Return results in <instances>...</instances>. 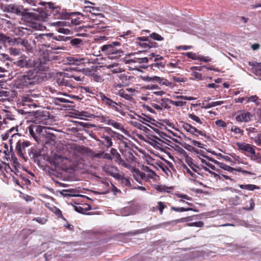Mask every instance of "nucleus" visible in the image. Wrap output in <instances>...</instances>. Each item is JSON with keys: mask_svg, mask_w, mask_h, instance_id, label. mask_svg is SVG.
Wrapping results in <instances>:
<instances>
[{"mask_svg": "<svg viewBox=\"0 0 261 261\" xmlns=\"http://www.w3.org/2000/svg\"><path fill=\"white\" fill-rule=\"evenodd\" d=\"M31 158H35L40 155V152L37 151L34 148L31 147Z\"/></svg>", "mask_w": 261, "mask_h": 261, "instance_id": "55", "label": "nucleus"}, {"mask_svg": "<svg viewBox=\"0 0 261 261\" xmlns=\"http://www.w3.org/2000/svg\"><path fill=\"white\" fill-rule=\"evenodd\" d=\"M146 80L148 82H153L155 83H158L161 85H165L166 86H170L172 85V83L168 81L167 80L158 76H147L145 77Z\"/></svg>", "mask_w": 261, "mask_h": 261, "instance_id": "12", "label": "nucleus"}, {"mask_svg": "<svg viewBox=\"0 0 261 261\" xmlns=\"http://www.w3.org/2000/svg\"><path fill=\"white\" fill-rule=\"evenodd\" d=\"M189 165L191 169L194 172L198 173V169L199 168L195 164L193 163H191V164H189Z\"/></svg>", "mask_w": 261, "mask_h": 261, "instance_id": "62", "label": "nucleus"}, {"mask_svg": "<svg viewBox=\"0 0 261 261\" xmlns=\"http://www.w3.org/2000/svg\"><path fill=\"white\" fill-rule=\"evenodd\" d=\"M223 103H224V102L223 101H217L211 102L210 103H207L205 106V108H206V109L211 108L212 107L221 105Z\"/></svg>", "mask_w": 261, "mask_h": 261, "instance_id": "44", "label": "nucleus"}, {"mask_svg": "<svg viewBox=\"0 0 261 261\" xmlns=\"http://www.w3.org/2000/svg\"><path fill=\"white\" fill-rule=\"evenodd\" d=\"M57 40L56 38H53ZM39 45L45 46L46 47H51V43L53 42L52 35L51 34H41L37 37Z\"/></svg>", "mask_w": 261, "mask_h": 261, "instance_id": "8", "label": "nucleus"}, {"mask_svg": "<svg viewBox=\"0 0 261 261\" xmlns=\"http://www.w3.org/2000/svg\"><path fill=\"white\" fill-rule=\"evenodd\" d=\"M67 59L69 64L81 65L85 63V59L84 58H81L78 57H69Z\"/></svg>", "mask_w": 261, "mask_h": 261, "instance_id": "19", "label": "nucleus"}, {"mask_svg": "<svg viewBox=\"0 0 261 261\" xmlns=\"http://www.w3.org/2000/svg\"><path fill=\"white\" fill-rule=\"evenodd\" d=\"M230 130L232 132H234L236 134H241L243 135L244 133L243 129H241L240 128L234 126L231 127Z\"/></svg>", "mask_w": 261, "mask_h": 261, "instance_id": "48", "label": "nucleus"}, {"mask_svg": "<svg viewBox=\"0 0 261 261\" xmlns=\"http://www.w3.org/2000/svg\"><path fill=\"white\" fill-rule=\"evenodd\" d=\"M239 187L242 189H245L249 191H253L255 189H259V187L254 185H239Z\"/></svg>", "mask_w": 261, "mask_h": 261, "instance_id": "32", "label": "nucleus"}, {"mask_svg": "<svg viewBox=\"0 0 261 261\" xmlns=\"http://www.w3.org/2000/svg\"><path fill=\"white\" fill-rule=\"evenodd\" d=\"M183 55L188 58L191 59L193 60H198L199 59V55L195 53L187 52L183 53Z\"/></svg>", "mask_w": 261, "mask_h": 261, "instance_id": "34", "label": "nucleus"}, {"mask_svg": "<svg viewBox=\"0 0 261 261\" xmlns=\"http://www.w3.org/2000/svg\"><path fill=\"white\" fill-rule=\"evenodd\" d=\"M168 100L170 103L176 107H182L186 103V102L182 101H174L172 99H168Z\"/></svg>", "mask_w": 261, "mask_h": 261, "instance_id": "43", "label": "nucleus"}, {"mask_svg": "<svg viewBox=\"0 0 261 261\" xmlns=\"http://www.w3.org/2000/svg\"><path fill=\"white\" fill-rule=\"evenodd\" d=\"M110 152L111 156H112V160L114 159V161L119 165H122L124 167H127V164L122 159L120 154L117 151V149L112 148L110 150Z\"/></svg>", "mask_w": 261, "mask_h": 261, "instance_id": "13", "label": "nucleus"}, {"mask_svg": "<svg viewBox=\"0 0 261 261\" xmlns=\"http://www.w3.org/2000/svg\"><path fill=\"white\" fill-rule=\"evenodd\" d=\"M86 206L87 207H83L81 205L75 206L74 209L79 213L84 214L87 210L90 209V206L89 205H87Z\"/></svg>", "mask_w": 261, "mask_h": 261, "instance_id": "40", "label": "nucleus"}, {"mask_svg": "<svg viewBox=\"0 0 261 261\" xmlns=\"http://www.w3.org/2000/svg\"><path fill=\"white\" fill-rule=\"evenodd\" d=\"M31 143L29 141L24 140H18L17 141L15 151L18 156L24 162H27L29 156H31L30 147Z\"/></svg>", "mask_w": 261, "mask_h": 261, "instance_id": "3", "label": "nucleus"}, {"mask_svg": "<svg viewBox=\"0 0 261 261\" xmlns=\"http://www.w3.org/2000/svg\"><path fill=\"white\" fill-rule=\"evenodd\" d=\"M193 48V46L192 45H179V46H176L175 47V49L177 50H186L188 49H190Z\"/></svg>", "mask_w": 261, "mask_h": 261, "instance_id": "53", "label": "nucleus"}, {"mask_svg": "<svg viewBox=\"0 0 261 261\" xmlns=\"http://www.w3.org/2000/svg\"><path fill=\"white\" fill-rule=\"evenodd\" d=\"M254 142L256 145L261 146V133L258 134L254 139Z\"/></svg>", "mask_w": 261, "mask_h": 261, "instance_id": "64", "label": "nucleus"}, {"mask_svg": "<svg viewBox=\"0 0 261 261\" xmlns=\"http://www.w3.org/2000/svg\"><path fill=\"white\" fill-rule=\"evenodd\" d=\"M108 68L110 69L113 73H121L123 71L118 64H110L108 65Z\"/></svg>", "mask_w": 261, "mask_h": 261, "instance_id": "29", "label": "nucleus"}, {"mask_svg": "<svg viewBox=\"0 0 261 261\" xmlns=\"http://www.w3.org/2000/svg\"><path fill=\"white\" fill-rule=\"evenodd\" d=\"M17 44H20L25 48V50L29 52L33 50V46L31 45L30 43L27 40L20 39L17 42Z\"/></svg>", "mask_w": 261, "mask_h": 261, "instance_id": "23", "label": "nucleus"}, {"mask_svg": "<svg viewBox=\"0 0 261 261\" xmlns=\"http://www.w3.org/2000/svg\"><path fill=\"white\" fill-rule=\"evenodd\" d=\"M169 99H165V98H163L161 99V101L160 102V104L161 105V106H162V109L163 108H165V109H170V106H169L168 104V100Z\"/></svg>", "mask_w": 261, "mask_h": 261, "instance_id": "49", "label": "nucleus"}, {"mask_svg": "<svg viewBox=\"0 0 261 261\" xmlns=\"http://www.w3.org/2000/svg\"><path fill=\"white\" fill-rule=\"evenodd\" d=\"M6 11L28 17H29L31 15L30 13L24 12L22 11V6H18L15 4H9L7 5L6 7Z\"/></svg>", "mask_w": 261, "mask_h": 261, "instance_id": "6", "label": "nucleus"}, {"mask_svg": "<svg viewBox=\"0 0 261 261\" xmlns=\"http://www.w3.org/2000/svg\"><path fill=\"white\" fill-rule=\"evenodd\" d=\"M90 76L91 80L94 82L101 83L103 81L102 77L95 72L91 73Z\"/></svg>", "mask_w": 261, "mask_h": 261, "instance_id": "33", "label": "nucleus"}, {"mask_svg": "<svg viewBox=\"0 0 261 261\" xmlns=\"http://www.w3.org/2000/svg\"><path fill=\"white\" fill-rule=\"evenodd\" d=\"M211 60H212V59L210 58L209 57L201 56L200 55L199 56L198 61H202V62L207 63V62H211Z\"/></svg>", "mask_w": 261, "mask_h": 261, "instance_id": "56", "label": "nucleus"}, {"mask_svg": "<svg viewBox=\"0 0 261 261\" xmlns=\"http://www.w3.org/2000/svg\"><path fill=\"white\" fill-rule=\"evenodd\" d=\"M155 189L160 192L170 193V191L173 189L172 187H167L163 185H159L155 187Z\"/></svg>", "mask_w": 261, "mask_h": 261, "instance_id": "28", "label": "nucleus"}, {"mask_svg": "<svg viewBox=\"0 0 261 261\" xmlns=\"http://www.w3.org/2000/svg\"><path fill=\"white\" fill-rule=\"evenodd\" d=\"M182 127L186 132L196 137H197L198 135H200L205 137H206L205 131L199 130L196 127L193 126L191 124L188 123L184 122Z\"/></svg>", "mask_w": 261, "mask_h": 261, "instance_id": "7", "label": "nucleus"}, {"mask_svg": "<svg viewBox=\"0 0 261 261\" xmlns=\"http://www.w3.org/2000/svg\"><path fill=\"white\" fill-rule=\"evenodd\" d=\"M177 99H180L183 100H195V98L191 96H187L184 95H177L175 97Z\"/></svg>", "mask_w": 261, "mask_h": 261, "instance_id": "54", "label": "nucleus"}, {"mask_svg": "<svg viewBox=\"0 0 261 261\" xmlns=\"http://www.w3.org/2000/svg\"><path fill=\"white\" fill-rule=\"evenodd\" d=\"M220 167L225 170H227V171H230V172H232L233 170H236V169H234L232 167H231L227 166L224 164H222L221 166H220Z\"/></svg>", "mask_w": 261, "mask_h": 261, "instance_id": "60", "label": "nucleus"}, {"mask_svg": "<svg viewBox=\"0 0 261 261\" xmlns=\"http://www.w3.org/2000/svg\"><path fill=\"white\" fill-rule=\"evenodd\" d=\"M215 124L217 126L220 127L225 128L227 126L226 123L221 119L216 120Z\"/></svg>", "mask_w": 261, "mask_h": 261, "instance_id": "52", "label": "nucleus"}, {"mask_svg": "<svg viewBox=\"0 0 261 261\" xmlns=\"http://www.w3.org/2000/svg\"><path fill=\"white\" fill-rule=\"evenodd\" d=\"M192 75L195 79L202 80V74L199 72H193Z\"/></svg>", "mask_w": 261, "mask_h": 261, "instance_id": "63", "label": "nucleus"}, {"mask_svg": "<svg viewBox=\"0 0 261 261\" xmlns=\"http://www.w3.org/2000/svg\"><path fill=\"white\" fill-rule=\"evenodd\" d=\"M188 117L190 119H191L192 120L195 121L199 125H201L203 124L202 120H201L198 116L195 115L194 113L192 114H188Z\"/></svg>", "mask_w": 261, "mask_h": 261, "instance_id": "36", "label": "nucleus"}, {"mask_svg": "<svg viewBox=\"0 0 261 261\" xmlns=\"http://www.w3.org/2000/svg\"><path fill=\"white\" fill-rule=\"evenodd\" d=\"M252 117L253 116L250 112L243 110L237 112L236 120L238 122H248Z\"/></svg>", "mask_w": 261, "mask_h": 261, "instance_id": "9", "label": "nucleus"}, {"mask_svg": "<svg viewBox=\"0 0 261 261\" xmlns=\"http://www.w3.org/2000/svg\"><path fill=\"white\" fill-rule=\"evenodd\" d=\"M70 44L74 47H80L81 45H84L83 40L79 38H74L70 40Z\"/></svg>", "mask_w": 261, "mask_h": 261, "instance_id": "30", "label": "nucleus"}, {"mask_svg": "<svg viewBox=\"0 0 261 261\" xmlns=\"http://www.w3.org/2000/svg\"><path fill=\"white\" fill-rule=\"evenodd\" d=\"M110 175L116 179L121 181V183L124 186L128 187H131L132 185L129 179L123 175H121L118 172H111Z\"/></svg>", "mask_w": 261, "mask_h": 261, "instance_id": "15", "label": "nucleus"}, {"mask_svg": "<svg viewBox=\"0 0 261 261\" xmlns=\"http://www.w3.org/2000/svg\"><path fill=\"white\" fill-rule=\"evenodd\" d=\"M100 49L102 53L107 55L111 59H118L124 55V51L121 48V43L117 41L103 45Z\"/></svg>", "mask_w": 261, "mask_h": 261, "instance_id": "2", "label": "nucleus"}, {"mask_svg": "<svg viewBox=\"0 0 261 261\" xmlns=\"http://www.w3.org/2000/svg\"><path fill=\"white\" fill-rule=\"evenodd\" d=\"M167 207L166 203L164 202L159 201L157 203V206L155 208L159 211L160 214L163 215L164 210Z\"/></svg>", "mask_w": 261, "mask_h": 261, "instance_id": "37", "label": "nucleus"}, {"mask_svg": "<svg viewBox=\"0 0 261 261\" xmlns=\"http://www.w3.org/2000/svg\"><path fill=\"white\" fill-rule=\"evenodd\" d=\"M137 43L140 47L144 49L145 50L149 49L147 41L142 40H137Z\"/></svg>", "mask_w": 261, "mask_h": 261, "instance_id": "47", "label": "nucleus"}, {"mask_svg": "<svg viewBox=\"0 0 261 261\" xmlns=\"http://www.w3.org/2000/svg\"><path fill=\"white\" fill-rule=\"evenodd\" d=\"M101 138L102 140H98L99 144L103 145L108 148L113 145L111 137L103 134L101 136Z\"/></svg>", "mask_w": 261, "mask_h": 261, "instance_id": "17", "label": "nucleus"}, {"mask_svg": "<svg viewBox=\"0 0 261 261\" xmlns=\"http://www.w3.org/2000/svg\"><path fill=\"white\" fill-rule=\"evenodd\" d=\"M164 60V58L160 55H156V57L154 59V63H152L151 65L152 69L154 70L157 68L160 70H162L165 67V65L162 62H159Z\"/></svg>", "mask_w": 261, "mask_h": 261, "instance_id": "16", "label": "nucleus"}, {"mask_svg": "<svg viewBox=\"0 0 261 261\" xmlns=\"http://www.w3.org/2000/svg\"><path fill=\"white\" fill-rule=\"evenodd\" d=\"M236 171H237L238 172H241L243 174H247V175H255V173H254L253 172H250V171H247V170H243L241 167H239V168L236 169Z\"/></svg>", "mask_w": 261, "mask_h": 261, "instance_id": "51", "label": "nucleus"}, {"mask_svg": "<svg viewBox=\"0 0 261 261\" xmlns=\"http://www.w3.org/2000/svg\"><path fill=\"white\" fill-rule=\"evenodd\" d=\"M171 210L176 212H184L191 211L192 210V208L190 207H175L172 206L171 207Z\"/></svg>", "mask_w": 261, "mask_h": 261, "instance_id": "38", "label": "nucleus"}, {"mask_svg": "<svg viewBox=\"0 0 261 261\" xmlns=\"http://www.w3.org/2000/svg\"><path fill=\"white\" fill-rule=\"evenodd\" d=\"M133 90L132 88H127L125 90L120 89L118 92H116L115 94L126 100H130L132 99V96L127 92H133Z\"/></svg>", "mask_w": 261, "mask_h": 261, "instance_id": "18", "label": "nucleus"}, {"mask_svg": "<svg viewBox=\"0 0 261 261\" xmlns=\"http://www.w3.org/2000/svg\"><path fill=\"white\" fill-rule=\"evenodd\" d=\"M38 117H40L39 119L40 120V122L43 124H46L48 123V120L49 117V112L47 111L42 112L39 114Z\"/></svg>", "mask_w": 261, "mask_h": 261, "instance_id": "26", "label": "nucleus"}, {"mask_svg": "<svg viewBox=\"0 0 261 261\" xmlns=\"http://www.w3.org/2000/svg\"><path fill=\"white\" fill-rule=\"evenodd\" d=\"M53 102L56 105H59L60 103H69L70 100L64 98L56 97L53 99Z\"/></svg>", "mask_w": 261, "mask_h": 261, "instance_id": "35", "label": "nucleus"}, {"mask_svg": "<svg viewBox=\"0 0 261 261\" xmlns=\"http://www.w3.org/2000/svg\"><path fill=\"white\" fill-rule=\"evenodd\" d=\"M20 135H19V133H15V134H13L12 136H11V139L10 140V144L11 145V146L12 145V144L13 143V141H15L17 140V138L18 137H20ZM12 149V148H11V150Z\"/></svg>", "mask_w": 261, "mask_h": 261, "instance_id": "61", "label": "nucleus"}, {"mask_svg": "<svg viewBox=\"0 0 261 261\" xmlns=\"http://www.w3.org/2000/svg\"><path fill=\"white\" fill-rule=\"evenodd\" d=\"M186 226L202 227L203 226V223L200 221H195V222H191L187 223Z\"/></svg>", "mask_w": 261, "mask_h": 261, "instance_id": "41", "label": "nucleus"}, {"mask_svg": "<svg viewBox=\"0 0 261 261\" xmlns=\"http://www.w3.org/2000/svg\"><path fill=\"white\" fill-rule=\"evenodd\" d=\"M133 32L130 30L127 31L125 32H123L122 35H120V37L127 38L128 36H133Z\"/></svg>", "mask_w": 261, "mask_h": 261, "instance_id": "58", "label": "nucleus"}, {"mask_svg": "<svg viewBox=\"0 0 261 261\" xmlns=\"http://www.w3.org/2000/svg\"><path fill=\"white\" fill-rule=\"evenodd\" d=\"M148 37L156 41H163L164 39L163 37L156 33L150 34Z\"/></svg>", "mask_w": 261, "mask_h": 261, "instance_id": "42", "label": "nucleus"}, {"mask_svg": "<svg viewBox=\"0 0 261 261\" xmlns=\"http://www.w3.org/2000/svg\"><path fill=\"white\" fill-rule=\"evenodd\" d=\"M102 103L108 108L112 109L119 113H122V103L121 102H116L111 98L108 97L104 93L100 92L99 95Z\"/></svg>", "mask_w": 261, "mask_h": 261, "instance_id": "4", "label": "nucleus"}, {"mask_svg": "<svg viewBox=\"0 0 261 261\" xmlns=\"http://www.w3.org/2000/svg\"><path fill=\"white\" fill-rule=\"evenodd\" d=\"M108 124L113 126V127L117 129H120L121 127V125L120 123L112 119L109 120L108 121Z\"/></svg>", "mask_w": 261, "mask_h": 261, "instance_id": "45", "label": "nucleus"}, {"mask_svg": "<svg viewBox=\"0 0 261 261\" xmlns=\"http://www.w3.org/2000/svg\"><path fill=\"white\" fill-rule=\"evenodd\" d=\"M51 160V163L55 166L62 169L67 168L68 166H70L71 162L70 159L57 154H55Z\"/></svg>", "mask_w": 261, "mask_h": 261, "instance_id": "5", "label": "nucleus"}, {"mask_svg": "<svg viewBox=\"0 0 261 261\" xmlns=\"http://www.w3.org/2000/svg\"><path fill=\"white\" fill-rule=\"evenodd\" d=\"M241 198L239 196L235 195L233 197H230L228 199V202L230 204L238 205L241 203Z\"/></svg>", "mask_w": 261, "mask_h": 261, "instance_id": "31", "label": "nucleus"}, {"mask_svg": "<svg viewBox=\"0 0 261 261\" xmlns=\"http://www.w3.org/2000/svg\"><path fill=\"white\" fill-rule=\"evenodd\" d=\"M82 90L91 94H94L95 91L94 89L89 87H82Z\"/></svg>", "mask_w": 261, "mask_h": 261, "instance_id": "59", "label": "nucleus"}, {"mask_svg": "<svg viewBox=\"0 0 261 261\" xmlns=\"http://www.w3.org/2000/svg\"><path fill=\"white\" fill-rule=\"evenodd\" d=\"M191 220V218L189 217H186V218H182L179 219H176L173 221H169L165 222V224H170V225H174L178 223H184V222H188L189 221Z\"/></svg>", "mask_w": 261, "mask_h": 261, "instance_id": "27", "label": "nucleus"}, {"mask_svg": "<svg viewBox=\"0 0 261 261\" xmlns=\"http://www.w3.org/2000/svg\"><path fill=\"white\" fill-rule=\"evenodd\" d=\"M176 196L178 198H183V199H186V200H192V198L191 197H190V196H189L185 194L178 193V194H176Z\"/></svg>", "mask_w": 261, "mask_h": 261, "instance_id": "57", "label": "nucleus"}, {"mask_svg": "<svg viewBox=\"0 0 261 261\" xmlns=\"http://www.w3.org/2000/svg\"><path fill=\"white\" fill-rule=\"evenodd\" d=\"M16 64L18 66L21 68L24 67H29L32 65V64L30 63V60L27 59V58L19 59L17 61Z\"/></svg>", "mask_w": 261, "mask_h": 261, "instance_id": "24", "label": "nucleus"}, {"mask_svg": "<svg viewBox=\"0 0 261 261\" xmlns=\"http://www.w3.org/2000/svg\"><path fill=\"white\" fill-rule=\"evenodd\" d=\"M149 37H139L137 38V40H142V41H146L147 42L148 46L149 47V49L151 48H158L159 47V44L158 43L155 42H153L151 41L149 39Z\"/></svg>", "mask_w": 261, "mask_h": 261, "instance_id": "22", "label": "nucleus"}, {"mask_svg": "<svg viewBox=\"0 0 261 261\" xmlns=\"http://www.w3.org/2000/svg\"><path fill=\"white\" fill-rule=\"evenodd\" d=\"M42 127L40 126H30L29 127V133L31 137H32L34 140L38 142L39 139L37 136V134L40 135L41 133H43Z\"/></svg>", "mask_w": 261, "mask_h": 261, "instance_id": "14", "label": "nucleus"}, {"mask_svg": "<svg viewBox=\"0 0 261 261\" xmlns=\"http://www.w3.org/2000/svg\"><path fill=\"white\" fill-rule=\"evenodd\" d=\"M132 174L134 179L140 184H142L143 181H147L148 178L146 174L138 169H133Z\"/></svg>", "mask_w": 261, "mask_h": 261, "instance_id": "11", "label": "nucleus"}, {"mask_svg": "<svg viewBox=\"0 0 261 261\" xmlns=\"http://www.w3.org/2000/svg\"><path fill=\"white\" fill-rule=\"evenodd\" d=\"M115 78L119 83L117 84V86L119 87L126 85L128 83L127 76L124 73L118 74L115 76Z\"/></svg>", "mask_w": 261, "mask_h": 261, "instance_id": "20", "label": "nucleus"}, {"mask_svg": "<svg viewBox=\"0 0 261 261\" xmlns=\"http://www.w3.org/2000/svg\"><path fill=\"white\" fill-rule=\"evenodd\" d=\"M34 97L33 95H28L26 96H24L22 97V101L24 102H32L33 101L32 97ZM34 97H36L35 95Z\"/></svg>", "mask_w": 261, "mask_h": 261, "instance_id": "50", "label": "nucleus"}, {"mask_svg": "<svg viewBox=\"0 0 261 261\" xmlns=\"http://www.w3.org/2000/svg\"><path fill=\"white\" fill-rule=\"evenodd\" d=\"M42 128L43 129V133H41V135L44 136L48 140L52 141L55 140V136L53 134L48 132V130L50 129L49 127H43Z\"/></svg>", "mask_w": 261, "mask_h": 261, "instance_id": "25", "label": "nucleus"}, {"mask_svg": "<svg viewBox=\"0 0 261 261\" xmlns=\"http://www.w3.org/2000/svg\"><path fill=\"white\" fill-rule=\"evenodd\" d=\"M183 171L184 172V173H187V174H188V175L192 177V178H196L197 177V176L193 172H192L191 169L188 168L186 165H184V166H183Z\"/></svg>", "mask_w": 261, "mask_h": 261, "instance_id": "39", "label": "nucleus"}, {"mask_svg": "<svg viewBox=\"0 0 261 261\" xmlns=\"http://www.w3.org/2000/svg\"><path fill=\"white\" fill-rule=\"evenodd\" d=\"M237 145L240 150L251 154L252 160H256L257 159V155L255 154V149L252 145L245 143H239Z\"/></svg>", "mask_w": 261, "mask_h": 261, "instance_id": "10", "label": "nucleus"}, {"mask_svg": "<svg viewBox=\"0 0 261 261\" xmlns=\"http://www.w3.org/2000/svg\"><path fill=\"white\" fill-rule=\"evenodd\" d=\"M248 101L253 102L255 103L256 106H258L260 105V101L259 98L256 95H253L249 97Z\"/></svg>", "mask_w": 261, "mask_h": 261, "instance_id": "46", "label": "nucleus"}, {"mask_svg": "<svg viewBox=\"0 0 261 261\" xmlns=\"http://www.w3.org/2000/svg\"><path fill=\"white\" fill-rule=\"evenodd\" d=\"M57 83L60 86L71 87L72 86L71 81L66 79L65 75L64 77L58 78L57 80Z\"/></svg>", "mask_w": 261, "mask_h": 261, "instance_id": "21", "label": "nucleus"}, {"mask_svg": "<svg viewBox=\"0 0 261 261\" xmlns=\"http://www.w3.org/2000/svg\"><path fill=\"white\" fill-rule=\"evenodd\" d=\"M41 80L40 75L35 69H30L20 74L16 81L18 88L28 87L38 84Z\"/></svg>", "mask_w": 261, "mask_h": 261, "instance_id": "1", "label": "nucleus"}]
</instances>
